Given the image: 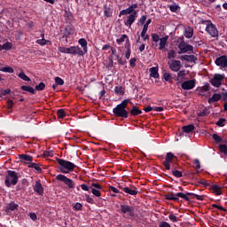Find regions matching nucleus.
<instances>
[{
	"mask_svg": "<svg viewBox=\"0 0 227 227\" xmlns=\"http://www.w3.org/2000/svg\"><path fill=\"white\" fill-rule=\"evenodd\" d=\"M129 104H130V99H124L113 109L114 114L118 118H129V112H127V106Z\"/></svg>",
	"mask_w": 227,
	"mask_h": 227,
	"instance_id": "1",
	"label": "nucleus"
},
{
	"mask_svg": "<svg viewBox=\"0 0 227 227\" xmlns=\"http://www.w3.org/2000/svg\"><path fill=\"white\" fill-rule=\"evenodd\" d=\"M59 164V169L61 173H72L75 169L76 166L72 161H68L63 159H57Z\"/></svg>",
	"mask_w": 227,
	"mask_h": 227,
	"instance_id": "2",
	"label": "nucleus"
},
{
	"mask_svg": "<svg viewBox=\"0 0 227 227\" xmlns=\"http://www.w3.org/2000/svg\"><path fill=\"white\" fill-rule=\"evenodd\" d=\"M16 184H19V173L13 170H7L4 184L7 187H10L11 185H15Z\"/></svg>",
	"mask_w": 227,
	"mask_h": 227,
	"instance_id": "3",
	"label": "nucleus"
},
{
	"mask_svg": "<svg viewBox=\"0 0 227 227\" xmlns=\"http://www.w3.org/2000/svg\"><path fill=\"white\" fill-rule=\"evenodd\" d=\"M59 52H62V54H73V56H84V52H82V50L79 46H71L69 48L60 46L59 47Z\"/></svg>",
	"mask_w": 227,
	"mask_h": 227,
	"instance_id": "4",
	"label": "nucleus"
},
{
	"mask_svg": "<svg viewBox=\"0 0 227 227\" xmlns=\"http://www.w3.org/2000/svg\"><path fill=\"white\" fill-rule=\"evenodd\" d=\"M179 49L178 54H185L187 52H192L194 51V47L185 41H181L180 43L177 45Z\"/></svg>",
	"mask_w": 227,
	"mask_h": 227,
	"instance_id": "5",
	"label": "nucleus"
},
{
	"mask_svg": "<svg viewBox=\"0 0 227 227\" xmlns=\"http://www.w3.org/2000/svg\"><path fill=\"white\" fill-rule=\"evenodd\" d=\"M206 31L212 38H217V36H219V30H217L215 25H214V23H212L210 20H207Z\"/></svg>",
	"mask_w": 227,
	"mask_h": 227,
	"instance_id": "6",
	"label": "nucleus"
},
{
	"mask_svg": "<svg viewBox=\"0 0 227 227\" xmlns=\"http://www.w3.org/2000/svg\"><path fill=\"white\" fill-rule=\"evenodd\" d=\"M121 214H127L126 219H131L134 217V207L129 205L121 204L120 208Z\"/></svg>",
	"mask_w": 227,
	"mask_h": 227,
	"instance_id": "7",
	"label": "nucleus"
},
{
	"mask_svg": "<svg viewBox=\"0 0 227 227\" xmlns=\"http://www.w3.org/2000/svg\"><path fill=\"white\" fill-rule=\"evenodd\" d=\"M56 180H59V182H63L69 189H74L75 188V183L65 175H58L56 176Z\"/></svg>",
	"mask_w": 227,
	"mask_h": 227,
	"instance_id": "8",
	"label": "nucleus"
},
{
	"mask_svg": "<svg viewBox=\"0 0 227 227\" xmlns=\"http://www.w3.org/2000/svg\"><path fill=\"white\" fill-rule=\"evenodd\" d=\"M174 159L175 154H173V153H167L165 160L163 161V166L168 171L172 168L173 166H171V162H173Z\"/></svg>",
	"mask_w": 227,
	"mask_h": 227,
	"instance_id": "9",
	"label": "nucleus"
},
{
	"mask_svg": "<svg viewBox=\"0 0 227 227\" xmlns=\"http://www.w3.org/2000/svg\"><path fill=\"white\" fill-rule=\"evenodd\" d=\"M223 81H224V75L216 74L214 77L210 80L212 86L215 88H219L221 84H223Z\"/></svg>",
	"mask_w": 227,
	"mask_h": 227,
	"instance_id": "10",
	"label": "nucleus"
},
{
	"mask_svg": "<svg viewBox=\"0 0 227 227\" xmlns=\"http://www.w3.org/2000/svg\"><path fill=\"white\" fill-rule=\"evenodd\" d=\"M168 65L172 72H180V68H182V62L180 60L172 59L168 62Z\"/></svg>",
	"mask_w": 227,
	"mask_h": 227,
	"instance_id": "11",
	"label": "nucleus"
},
{
	"mask_svg": "<svg viewBox=\"0 0 227 227\" xmlns=\"http://www.w3.org/2000/svg\"><path fill=\"white\" fill-rule=\"evenodd\" d=\"M136 19H137V12H134L127 17V20H124L125 26L132 27V24L136 22Z\"/></svg>",
	"mask_w": 227,
	"mask_h": 227,
	"instance_id": "12",
	"label": "nucleus"
},
{
	"mask_svg": "<svg viewBox=\"0 0 227 227\" xmlns=\"http://www.w3.org/2000/svg\"><path fill=\"white\" fill-rule=\"evenodd\" d=\"M120 189H121V191H123V192H125L126 194H129V196H137V188L134 187V186H125V187H121L119 186Z\"/></svg>",
	"mask_w": 227,
	"mask_h": 227,
	"instance_id": "13",
	"label": "nucleus"
},
{
	"mask_svg": "<svg viewBox=\"0 0 227 227\" xmlns=\"http://www.w3.org/2000/svg\"><path fill=\"white\" fill-rule=\"evenodd\" d=\"M136 8H137V4H131L129 8L121 11L119 17H121V15H131L134 12H137L136 11Z\"/></svg>",
	"mask_w": 227,
	"mask_h": 227,
	"instance_id": "14",
	"label": "nucleus"
},
{
	"mask_svg": "<svg viewBox=\"0 0 227 227\" xmlns=\"http://www.w3.org/2000/svg\"><path fill=\"white\" fill-rule=\"evenodd\" d=\"M194 86H196V80L184 81L181 84V87L183 88V90H193Z\"/></svg>",
	"mask_w": 227,
	"mask_h": 227,
	"instance_id": "15",
	"label": "nucleus"
},
{
	"mask_svg": "<svg viewBox=\"0 0 227 227\" xmlns=\"http://www.w3.org/2000/svg\"><path fill=\"white\" fill-rule=\"evenodd\" d=\"M215 63L217 67H222L223 68H227V58H226V56H221L219 58H216Z\"/></svg>",
	"mask_w": 227,
	"mask_h": 227,
	"instance_id": "16",
	"label": "nucleus"
},
{
	"mask_svg": "<svg viewBox=\"0 0 227 227\" xmlns=\"http://www.w3.org/2000/svg\"><path fill=\"white\" fill-rule=\"evenodd\" d=\"M34 192H37L39 196H43V186L40 181L35 182V184L34 185Z\"/></svg>",
	"mask_w": 227,
	"mask_h": 227,
	"instance_id": "17",
	"label": "nucleus"
},
{
	"mask_svg": "<svg viewBox=\"0 0 227 227\" xmlns=\"http://www.w3.org/2000/svg\"><path fill=\"white\" fill-rule=\"evenodd\" d=\"M194 194L192 192H187L186 194L184 192H177L176 196H177L178 198H182L183 200H184L185 201H191V198H194Z\"/></svg>",
	"mask_w": 227,
	"mask_h": 227,
	"instance_id": "18",
	"label": "nucleus"
},
{
	"mask_svg": "<svg viewBox=\"0 0 227 227\" xmlns=\"http://www.w3.org/2000/svg\"><path fill=\"white\" fill-rule=\"evenodd\" d=\"M181 59H184V61H187L188 63H196L198 61V58L194 55H182Z\"/></svg>",
	"mask_w": 227,
	"mask_h": 227,
	"instance_id": "19",
	"label": "nucleus"
},
{
	"mask_svg": "<svg viewBox=\"0 0 227 227\" xmlns=\"http://www.w3.org/2000/svg\"><path fill=\"white\" fill-rule=\"evenodd\" d=\"M169 36L166 35L164 37H161L160 39V46H159V51H164L166 49V45H168V39Z\"/></svg>",
	"mask_w": 227,
	"mask_h": 227,
	"instance_id": "20",
	"label": "nucleus"
},
{
	"mask_svg": "<svg viewBox=\"0 0 227 227\" xmlns=\"http://www.w3.org/2000/svg\"><path fill=\"white\" fill-rule=\"evenodd\" d=\"M150 72V77H153V79H159V67H153L149 69Z\"/></svg>",
	"mask_w": 227,
	"mask_h": 227,
	"instance_id": "21",
	"label": "nucleus"
},
{
	"mask_svg": "<svg viewBox=\"0 0 227 227\" xmlns=\"http://www.w3.org/2000/svg\"><path fill=\"white\" fill-rule=\"evenodd\" d=\"M78 43L83 49V51H82L83 55L86 54L88 52V41H86V39H84V38H81V39H79Z\"/></svg>",
	"mask_w": 227,
	"mask_h": 227,
	"instance_id": "22",
	"label": "nucleus"
},
{
	"mask_svg": "<svg viewBox=\"0 0 227 227\" xmlns=\"http://www.w3.org/2000/svg\"><path fill=\"white\" fill-rule=\"evenodd\" d=\"M129 114H131V116H139V114H143V111H141V109L137 106H133L129 111Z\"/></svg>",
	"mask_w": 227,
	"mask_h": 227,
	"instance_id": "23",
	"label": "nucleus"
},
{
	"mask_svg": "<svg viewBox=\"0 0 227 227\" xmlns=\"http://www.w3.org/2000/svg\"><path fill=\"white\" fill-rule=\"evenodd\" d=\"M221 100V94L215 93L211 98L208 99L209 104H214V102H219Z\"/></svg>",
	"mask_w": 227,
	"mask_h": 227,
	"instance_id": "24",
	"label": "nucleus"
},
{
	"mask_svg": "<svg viewBox=\"0 0 227 227\" xmlns=\"http://www.w3.org/2000/svg\"><path fill=\"white\" fill-rule=\"evenodd\" d=\"M194 35V29L192 27H188L184 31V36L185 38H192V35Z\"/></svg>",
	"mask_w": 227,
	"mask_h": 227,
	"instance_id": "25",
	"label": "nucleus"
},
{
	"mask_svg": "<svg viewBox=\"0 0 227 227\" xmlns=\"http://www.w3.org/2000/svg\"><path fill=\"white\" fill-rule=\"evenodd\" d=\"M20 160H25V162H27L29 164L33 162V157L27 154H20Z\"/></svg>",
	"mask_w": 227,
	"mask_h": 227,
	"instance_id": "26",
	"label": "nucleus"
},
{
	"mask_svg": "<svg viewBox=\"0 0 227 227\" xmlns=\"http://www.w3.org/2000/svg\"><path fill=\"white\" fill-rule=\"evenodd\" d=\"M165 200H168L170 201H178V196H176V193L170 192V194L165 195Z\"/></svg>",
	"mask_w": 227,
	"mask_h": 227,
	"instance_id": "27",
	"label": "nucleus"
},
{
	"mask_svg": "<svg viewBox=\"0 0 227 227\" xmlns=\"http://www.w3.org/2000/svg\"><path fill=\"white\" fill-rule=\"evenodd\" d=\"M115 95H125V88L123 86H116L114 88Z\"/></svg>",
	"mask_w": 227,
	"mask_h": 227,
	"instance_id": "28",
	"label": "nucleus"
},
{
	"mask_svg": "<svg viewBox=\"0 0 227 227\" xmlns=\"http://www.w3.org/2000/svg\"><path fill=\"white\" fill-rule=\"evenodd\" d=\"M0 72H4L5 74H13V72H15V70H13V68L10 66H6L4 67H0Z\"/></svg>",
	"mask_w": 227,
	"mask_h": 227,
	"instance_id": "29",
	"label": "nucleus"
},
{
	"mask_svg": "<svg viewBox=\"0 0 227 227\" xmlns=\"http://www.w3.org/2000/svg\"><path fill=\"white\" fill-rule=\"evenodd\" d=\"M21 90L23 91H28V93H31L32 95H35V93H36L35 89L33 87H30V86L23 85V86H21Z\"/></svg>",
	"mask_w": 227,
	"mask_h": 227,
	"instance_id": "30",
	"label": "nucleus"
},
{
	"mask_svg": "<svg viewBox=\"0 0 227 227\" xmlns=\"http://www.w3.org/2000/svg\"><path fill=\"white\" fill-rule=\"evenodd\" d=\"M172 175L176 176V178H182L183 174L182 171L176 170V168L172 167Z\"/></svg>",
	"mask_w": 227,
	"mask_h": 227,
	"instance_id": "31",
	"label": "nucleus"
},
{
	"mask_svg": "<svg viewBox=\"0 0 227 227\" xmlns=\"http://www.w3.org/2000/svg\"><path fill=\"white\" fill-rule=\"evenodd\" d=\"M125 40H127L126 41V45H129V37L127 36V35H121V37L120 38H118L117 40H116V42H117V43H123V42H125Z\"/></svg>",
	"mask_w": 227,
	"mask_h": 227,
	"instance_id": "32",
	"label": "nucleus"
},
{
	"mask_svg": "<svg viewBox=\"0 0 227 227\" xmlns=\"http://www.w3.org/2000/svg\"><path fill=\"white\" fill-rule=\"evenodd\" d=\"M192 130H194V125L192 124L183 127V131H184L185 134H190V132H192Z\"/></svg>",
	"mask_w": 227,
	"mask_h": 227,
	"instance_id": "33",
	"label": "nucleus"
},
{
	"mask_svg": "<svg viewBox=\"0 0 227 227\" xmlns=\"http://www.w3.org/2000/svg\"><path fill=\"white\" fill-rule=\"evenodd\" d=\"M211 189H213L214 192L216 194V196H221V186L217 184L212 185Z\"/></svg>",
	"mask_w": 227,
	"mask_h": 227,
	"instance_id": "34",
	"label": "nucleus"
},
{
	"mask_svg": "<svg viewBox=\"0 0 227 227\" xmlns=\"http://www.w3.org/2000/svg\"><path fill=\"white\" fill-rule=\"evenodd\" d=\"M8 210H19V204L15 203V202H11L8 204L7 207Z\"/></svg>",
	"mask_w": 227,
	"mask_h": 227,
	"instance_id": "35",
	"label": "nucleus"
},
{
	"mask_svg": "<svg viewBox=\"0 0 227 227\" xmlns=\"http://www.w3.org/2000/svg\"><path fill=\"white\" fill-rule=\"evenodd\" d=\"M176 58V51L175 50H170L168 52V59H175Z\"/></svg>",
	"mask_w": 227,
	"mask_h": 227,
	"instance_id": "36",
	"label": "nucleus"
},
{
	"mask_svg": "<svg viewBox=\"0 0 227 227\" xmlns=\"http://www.w3.org/2000/svg\"><path fill=\"white\" fill-rule=\"evenodd\" d=\"M18 77H20V79H22V81H27V82L31 81V79L28 78V76L26 75V74L23 73V71H21V72L18 74Z\"/></svg>",
	"mask_w": 227,
	"mask_h": 227,
	"instance_id": "37",
	"label": "nucleus"
},
{
	"mask_svg": "<svg viewBox=\"0 0 227 227\" xmlns=\"http://www.w3.org/2000/svg\"><path fill=\"white\" fill-rule=\"evenodd\" d=\"M28 168H35V171H37L38 173H42V168H40V166L36 163H30L28 165Z\"/></svg>",
	"mask_w": 227,
	"mask_h": 227,
	"instance_id": "38",
	"label": "nucleus"
},
{
	"mask_svg": "<svg viewBox=\"0 0 227 227\" xmlns=\"http://www.w3.org/2000/svg\"><path fill=\"white\" fill-rule=\"evenodd\" d=\"M2 47H3L4 51H10V49H12V47H13V44H12V43H10V42H7V43H4L2 45Z\"/></svg>",
	"mask_w": 227,
	"mask_h": 227,
	"instance_id": "39",
	"label": "nucleus"
},
{
	"mask_svg": "<svg viewBox=\"0 0 227 227\" xmlns=\"http://www.w3.org/2000/svg\"><path fill=\"white\" fill-rule=\"evenodd\" d=\"M219 148V151L222 153H224V155H227V146L226 145H220L218 146Z\"/></svg>",
	"mask_w": 227,
	"mask_h": 227,
	"instance_id": "40",
	"label": "nucleus"
},
{
	"mask_svg": "<svg viewBox=\"0 0 227 227\" xmlns=\"http://www.w3.org/2000/svg\"><path fill=\"white\" fill-rule=\"evenodd\" d=\"M212 137L215 143H223V138L219 135L215 133L213 134Z\"/></svg>",
	"mask_w": 227,
	"mask_h": 227,
	"instance_id": "41",
	"label": "nucleus"
},
{
	"mask_svg": "<svg viewBox=\"0 0 227 227\" xmlns=\"http://www.w3.org/2000/svg\"><path fill=\"white\" fill-rule=\"evenodd\" d=\"M58 118H65L67 116V114L65 113V110L59 109L57 111Z\"/></svg>",
	"mask_w": 227,
	"mask_h": 227,
	"instance_id": "42",
	"label": "nucleus"
},
{
	"mask_svg": "<svg viewBox=\"0 0 227 227\" xmlns=\"http://www.w3.org/2000/svg\"><path fill=\"white\" fill-rule=\"evenodd\" d=\"M35 90L37 91H43V90H45V83L40 82L38 85L35 86Z\"/></svg>",
	"mask_w": 227,
	"mask_h": 227,
	"instance_id": "43",
	"label": "nucleus"
},
{
	"mask_svg": "<svg viewBox=\"0 0 227 227\" xmlns=\"http://www.w3.org/2000/svg\"><path fill=\"white\" fill-rule=\"evenodd\" d=\"M193 168L195 169H200L201 168V164L200 163V160H198V159L193 160Z\"/></svg>",
	"mask_w": 227,
	"mask_h": 227,
	"instance_id": "44",
	"label": "nucleus"
},
{
	"mask_svg": "<svg viewBox=\"0 0 227 227\" xmlns=\"http://www.w3.org/2000/svg\"><path fill=\"white\" fill-rule=\"evenodd\" d=\"M91 192L94 196H96L97 198H100L101 194H100V190L96 189V188H91Z\"/></svg>",
	"mask_w": 227,
	"mask_h": 227,
	"instance_id": "45",
	"label": "nucleus"
},
{
	"mask_svg": "<svg viewBox=\"0 0 227 227\" xmlns=\"http://www.w3.org/2000/svg\"><path fill=\"white\" fill-rule=\"evenodd\" d=\"M126 49H127V52L125 54V58L126 59H130V54H131V51H130V43H129L128 45H126Z\"/></svg>",
	"mask_w": 227,
	"mask_h": 227,
	"instance_id": "46",
	"label": "nucleus"
},
{
	"mask_svg": "<svg viewBox=\"0 0 227 227\" xmlns=\"http://www.w3.org/2000/svg\"><path fill=\"white\" fill-rule=\"evenodd\" d=\"M55 82L58 86H63L65 84V81L58 76L55 78Z\"/></svg>",
	"mask_w": 227,
	"mask_h": 227,
	"instance_id": "47",
	"label": "nucleus"
},
{
	"mask_svg": "<svg viewBox=\"0 0 227 227\" xmlns=\"http://www.w3.org/2000/svg\"><path fill=\"white\" fill-rule=\"evenodd\" d=\"M168 219L172 221V223H178V219L176 218V215H175V214L173 213L169 214Z\"/></svg>",
	"mask_w": 227,
	"mask_h": 227,
	"instance_id": "48",
	"label": "nucleus"
},
{
	"mask_svg": "<svg viewBox=\"0 0 227 227\" xmlns=\"http://www.w3.org/2000/svg\"><path fill=\"white\" fill-rule=\"evenodd\" d=\"M198 184H200V185H204V187H208V185H210V184H208V182H207V180L205 179H199Z\"/></svg>",
	"mask_w": 227,
	"mask_h": 227,
	"instance_id": "49",
	"label": "nucleus"
},
{
	"mask_svg": "<svg viewBox=\"0 0 227 227\" xmlns=\"http://www.w3.org/2000/svg\"><path fill=\"white\" fill-rule=\"evenodd\" d=\"M104 13L106 17H111V15H113V12H111V8L109 7L105 8Z\"/></svg>",
	"mask_w": 227,
	"mask_h": 227,
	"instance_id": "50",
	"label": "nucleus"
},
{
	"mask_svg": "<svg viewBox=\"0 0 227 227\" xmlns=\"http://www.w3.org/2000/svg\"><path fill=\"white\" fill-rule=\"evenodd\" d=\"M224 121H226V119L220 118L216 122L217 127H224Z\"/></svg>",
	"mask_w": 227,
	"mask_h": 227,
	"instance_id": "51",
	"label": "nucleus"
},
{
	"mask_svg": "<svg viewBox=\"0 0 227 227\" xmlns=\"http://www.w3.org/2000/svg\"><path fill=\"white\" fill-rule=\"evenodd\" d=\"M11 93H12V90L10 89L0 90V97H3V95H10Z\"/></svg>",
	"mask_w": 227,
	"mask_h": 227,
	"instance_id": "52",
	"label": "nucleus"
},
{
	"mask_svg": "<svg viewBox=\"0 0 227 227\" xmlns=\"http://www.w3.org/2000/svg\"><path fill=\"white\" fill-rule=\"evenodd\" d=\"M207 115H208V110L207 108H203L199 113V116H207Z\"/></svg>",
	"mask_w": 227,
	"mask_h": 227,
	"instance_id": "53",
	"label": "nucleus"
},
{
	"mask_svg": "<svg viewBox=\"0 0 227 227\" xmlns=\"http://www.w3.org/2000/svg\"><path fill=\"white\" fill-rule=\"evenodd\" d=\"M163 79L168 82V81H171V74L169 73H164Z\"/></svg>",
	"mask_w": 227,
	"mask_h": 227,
	"instance_id": "54",
	"label": "nucleus"
},
{
	"mask_svg": "<svg viewBox=\"0 0 227 227\" xmlns=\"http://www.w3.org/2000/svg\"><path fill=\"white\" fill-rule=\"evenodd\" d=\"M152 38H153V42H155L156 43L157 42L160 41V37L157 34H153Z\"/></svg>",
	"mask_w": 227,
	"mask_h": 227,
	"instance_id": "55",
	"label": "nucleus"
},
{
	"mask_svg": "<svg viewBox=\"0 0 227 227\" xmlns=\"http://www.w3.org/2000/svg\"><path fill=\"white\" fill-rule=\"evenodd\" d=\"M85 198H86L87 203H90L91 205H93V203H95V200H93V198L90 197V195L86 194Z\"/></svg>",
	"mask_w": 227,
	"mask_h": 227,
	"instance_id": "56",
	"label": "nucleus"
},
{
	"mask_svg": "<svg viewBox=\"0 0 227 227\" xmlns=\"http://www.w3.org/2000/svg\"><path fill=\"white\" fill-rule=\"evenodd\" d=\"M36 43H38L39 45H47V40H45V39H38L36 41Z\"/></svg>",
	"mask_w": 227,
	"mask_h": 227,
	"instance_id": "57",
	"label": "nucleus"
},
{
	"mask_svg": "<svg viewBox=\"0 0 227 227\" xmlns=\"http://www.w3.org/2000/svg\"><path fill=\"white\" fill-rule=\"evenodd\" d=\"M169 10L175 13L178 11V5L172 4L169 6Z\"/></svg>",
	"mask_w": 227,
	"mask_h": 227,
	"instance_id": "58",
	"label": "nucleus"
},
{
	"mask_svg": "<svg viewBox=\"0 0 227 227\" xmlns=\"http://www.w3.org/2000/svg\"><path fill=\"white\" fill-rule=\"evenodd\" d=\"M141 38L144 40V42H146V40H150V35H146V33L141 32Z\"/></svg>",
	"mask_w": 227,
	"mask_h": 227,
	"instance_id": "59",
	"label": "nucleus"
},
{
	"mask_svg": "<svg viewBox=\"0 0 227 227\" xmlns=\"http://www.w3.org/2000/svg\"><path fill=\"white\" fill-rule=\"evenodd\" d=\"M90 187H94V189H98V190L102 191V186L99 184H97V183L91 184Z\"/></svg>",
	"mask_w": 227,
	"mask_h": 227,
	"instance_id": "60",
	"label": "nucleus"
},
{
	"mask_svg": "<svg viewBox=\"0 0 227 227\" xmlns=\"http://www.w3.org/2000/svg\"><path fill=\"white\" fill-rule=\"evenodd\" d=\"M72 35V33L70 32V28L69 27H66L65 28V34L64 36H66V38H68V36Z\"/></svg>",
	"mask_w": 227,
	"mask_h": 227,
	"instance_id": "61",
	"label": "nucleus"
},
{
	"mask_svg": "<svg viewBox=\"0 0 227 227\" xmlns=\"http://www.w3.org/2000/svg\"><path fill=\"white\" fill-rule=\"evenodd\" d=\"M145 22H146V16L143 15L139 20V23L141 24V26H143L145 25Z\"/></svg>",
	"mask_w": 227,
	"mask_h": 227,
	"instance_id": "62",
	"label": "nucleus"
},
{
	"mask_svg": "<svg viewBox=\"0 0 227 227\" xmlns=\"http://www.w3.org/2000/svg\"><path fill=\"white\" fill-rule=\"evenodd\" d=\"M29 217L32 219V221H36V219H38V216H36L35 213H30Z\"/></svg>",
	"mask_w": 227,
	"mask_h": 227,
	"instance_id": "63",
	"label": "nucleus"
},
{
	"mask_svg": "<svg viewBox=\"0 0 227 227\" xmlns=\"http://www.w3.org/2000/svg\"><path fill=\"white\" fill-rule=\"evenodd\" d=\"M160 227H171V225L168 223H167V222H162L160 224Z\"/></svg>",
	"mask_w": 227,
	"mask_h": 227,
	"instance_id": "64",
	"label": "nucleus"
}]
</instances>
